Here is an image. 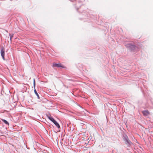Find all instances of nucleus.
<instances>
[{
	"label": "nucleus",
	"instance_id": "1",
	"mask_svg": "<svg viewBox=\"0 0 153 153\" xmlns=\"http://www.w3.org/2000/svg\"><path fill=\"white\" fill-rule=\"evenodd\" d=\"M126 48L131 52H134L136 51L137 47L132 43H129L125 45Z\"/></svg>",
	"mask_w": 153,
	"mask_h": 153
},
{
	"label": "nucleus",
	"instance_id": "2",
	"mask_svg": "<svg viewBox=\"0 0 153 153\" xmlns=\"http://www.w3.org/2000/svg\"><path fill=\"white\" fill-rule=\"evenodd\" d=\"M122 138L124 143L128 147H129L132 144L131 141L129 140L128 136L125 133L122 135Z\"/></svg>",
	"mask_w": 153,
	"mask_h": 153
},
{
	"label": "nucleus",
	"instance_id": "3",
	"mask_svg": "<svg viewBox=\"0 0 153 153\" xmlns=\"http://www.w3.org/2000/svg\"><path fill=\"white\" fill-rule=\"evenodd\" d=\"M74 1H75L76 4H74L75 7L77 10L79 8V7L82 4V3L81 1L79 0H74Z\"/></svg>",
	"mask_w": 153,
	"mask_h": 153
},
{
	"label": "nucleus",
	"instance_id": "4",
	"mask_svg": "<svg viewBox=\"0 0 153 153\" xmlns=\"http://www.w3.org/2000/svg\"><path fill=\"white\" fill-rule=\"evenodd\" d=\"M47 117L53 123L55 121V120L52 117H51L50 114L47 115Z\"/></svg>",
	"mask_w": 153,
	"mask_h": 153
},
{
	"label": "nucleus",
	"instance_id": "5",
	"mask_svg": "<svg viewBox=\"0 0 153 153\" xmlns=\"http://www.w3.org/2000/svg\"><path fill=\"white\" fill-rule=\"evenodd\" d=\"M53 67H60L62 68H64V66L62 65L60 63H54L53 64Z\"/></svg>",
	"mask_w": 153,
	"mask_h": 153
},
{
	"label": "nucleus",
	"instance_id": "6",
	"mask_svg": "<svg viewBox=\"0 0 153 153\" xmlns=\"http://www.w3.org/2000/svg\"><path fill=\"white\" fill-rule=\"evenodd\" d=\"M53 123L58 128H60V125L56 120H55V121L53 122Z\"/></svg>",
	"mask_w": 153,
	"mask_h": 153
},
{
	"label": "nucleus",
	"instance_id": "7",
	"mask_svg": "<svg viewBox=\"0 0 153 153\" xmlns=\"http://www.w3.org/2000/svg\"><path fill=\"white\" fill-rule=\"evenodd\" d=\"M1 56H4V49L3 47L1 48Z\"/></svg>",
	"mask_w": 153,
	"mask_h": 153
},
{
	"label": "nucleus",
	"instance_id": "8",
	"mask_svg": "<svg viewBox=\"0 0 153 153\" xmlns=\"http://www.w3.org/2000/svg\"><path fill=\"white\" fill-rule=\"evenodd\" d=\"M1 120H2L5 124L7 125L8 126L9 125V122L6 120L3 119H1Z\"/></svg>",
	"mask_w": 153,
	"mask_h": 153
},
{
	"label": "nucleus",
	"instance_id": "9",
	"mask_svg": "<svg viewBox=\"0 0 153 153\" xmlns=\"http://www.w3.org/2000/svg\"><path fill=\"white\" fill-rule=\"evenodd\" d=\"M150 115V113L148 111H144V116H148Z\"/></svg>",
	"mask_w": 153,
	"mask_h": 153
},
{
	"label": "nucleus",
	"instance_id": "10",
	"mask_svg": "<svg viewBox=\"0 0 153 153\" xmlns=\"http://www.w3.org/2000/svg\"><path fill=\"white\" fill-rule=\"evenodd\" d=\"M34 93H35V94H36V95L37 97V98L38 99H40L38 93H37L36 89H35V88H34Z\"/></svg>",
	"mask_w": 153,
	"mask_h": 153
},
{
	"label": "nucleus",
	"instance_id": "11",
	"mask_svg": "<svg viewBox=\"0 0 153 153\" xmlns=\"http://www.w3.org/2000/svg\"><path fill=\"white\" fill-rule=\"evenodd\" d=\"M14 34L12 33V34H11L10 33L9 34V36L10 37V41H12V39L13 36Z\"/></svg>",
	"mask_w": 153,
	"mask_h": 153
},
{
	"label": "nucleus",
	"instance_id": "12",
	"mask_svg": "<svg viewBox=\"0 0 153 153\" xmlns=\"http://www.w3.org/2000/svg\"><path fill=\"white\" fill-rule=\"evenodd\" d=\"M33 87H34V88H35V86H36V83H35V79H33Z\"/></svg>",
	"mask_w": 153,
	"mask_h": 153
},
{
	"label": "nucleus",
	"instance_id": "13",
	"mask_svg": "<svg viewBox=\"0 0 153 153\" xmlns=\"http://www.w3.org/2000/svg\"><path fill=\"white\" fill-rule=\"evenodd\" d=\"M3 60H5L4 56H1Z\"/></svg>",
	"mask_w": 153,
	"mask_h": 153
},
{
	"label": "nucleus",
	"instance_id": "14",
	"mask_svg": "<svg viewBox=\"0 0 153 153\" xmlns=\"http://www.w3.org/2000/svg\"><path fill=\"white\" fill-rule=\"evenodd\" d=\"M135 142H137V140H136V139H135Z\"/></svg>",
	"mask_w": 153,
	"mask_h": 153
},
{
	"label": "nucleus",
	"instance_id": "15",
	"mask_svg": "<svg viewBox=\"0 0 153 153\" xmlns=\"http://www.w3.org/2000/svg\"><path fill=\"white\" fill-rule=\"evenodd\" d=\"M142 113L143 114V111H142Z\"/></svg>",
	"mask_w": 153,
	"mask_h": 153
},
{
	"label": "nucleus",
	"instance_id": "16",
	"mask_svg": "<svg viewBox=\"0 0 153 153\" xmlns=\"http://www.w3.org/2000/svg\"><path fill=\"white\" fill-rule=\"evenodd\" d=\"M67 126H68V124H67Z\"/></svg>",
	"mask_w": 153,
	"mask_h": 153
}]
</instances>
